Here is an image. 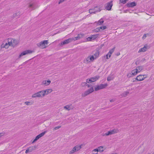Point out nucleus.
Here are the masks:
<instances>
[{"label": "nucleus", "instance_id": "nucleus-1", "mask_svg": "<svg viewBox=\"0 0 154 154\" xmlns=\"http://www.w3.org/2000/svg\"><path fill=\"white\" fill-rule=\"evenodd\" d=\"M46 95V91L45 90L41 91L38 92L33 94L32 95V97H43Z\"/></svg>", "mask_w": 154, "mask_h": 154}, {"label": "nucleus", "instance_id": "nucleus-2", "mask_svg": "<svg viewBox=\"0 0 154 154\" xmlns=\"http://www.w3.org/2000/svg\"><path fill=\"white\" fill-rule=\"evenodd\" d=\"M48 44V41L47 40H45L41 41L40 42L37 44V46L42 49L45 48L46 47V45Z\"/></svg>", "mask_w": 154, "mask_h": 154}, {"label": "nucleus", "instance_id": "nucleus-3", "mask_svg": "<svg viewBox=\"0 0 154 154\" xmlns=\"http://www.w3.org/2000/svg\"><path fill=\"white\" fill-rule=\"evenodd\" d=\"M94 91V88L93 87H92L83 93L82 94V96L83 97H85L93 92Z\"/></svg>", "mask_w": 154, "mask_h": 154}, {"label": "nucleus", "instance_id": "nucleus-4", "mask_svg": "<svg viewBox=\"0 0 154 154\" xmlns=\"http://www.w3.org/2000/svg\"><path fill=\"white\" fill-rule=\"evenodd\" d=\"M100 78V76L96 75L93 77L91 78L90 79H86V82L88 83H91L92 82H94Z\"/></svg>", "mask_w": 154, "mask_h": 154}, {"label": "nucleus", "instance_id": "nucleus-5", "mask_svg": "<svg viewBox=\"0 0 154 154\" xmlns=\"http://www.w3.org/2000/svg\"><path fill=\"white\" fill-rule=\"evenodd\" d=\"M107 86V84H101L99 85H98L95 88V90L96 91H97L98 90L103 89L105 88Z\"/></svg>", "mask_w": 154, "mask_h": 154}, {"label": "nucleus", "instance_id": "nucleus-6", "mask_svg": "<svg viewBox=\"0 0 154 154\" xmlns=\"http://www.w3.org/2000/svg\"><path fill=\"white\" fill-rule=\"evenodd\" d=\"M95 59L94 55L89 56L84 60V62L85 63H88L93 61Z\"/></svg>", "mask_w": 154, "mask_h": 154}, {"label": "nucleus", "instance_id": "nucleus-7", "mask_svg": "<svg viewBox=\"0 0 154 154\" xmlns=\"http://www.w3.org/2000/svg\"><path fill=\"white\" fill-rule=\"evenodd\" d=\"M73 40H74V39L71 38H69L66 39L63 42H62L60 43V46H62L63 45L69 44V43L71 42Z\"/></svg>", "mask_w": 154, "mask_h": 154}, {"label": "nucleus", "instance_id": "nucleus-8", "mask_svg": "<svg viewBox=\"0 0 154 154\" xmlns=\"http://www.w3.org/2000/svg\"><path fill=\"white\" fill-rule=\"evenodd\" d=\"M32 52V51L30 50H27L23 51L20 55L19 57L20 58L21 57L26 54H31Z\"/></svg>", "mask_w": 154, "mask_h": 154}, {"label": "nucleus", "instance_id": "nucleus-9", "mask_svg": "<svg viewBox=\"0 0 154 154\" xmlns=\"http://www.w3.org/2000/svg\"><path fill=\"white\" fill-rule=\"evenodd\" d=\"M46 133V131H44V132L42 133H41L36 136L35 139L32 142V143H34L35 141L38 140L39 138L43 136Z\"/></svg>", "mask_w": 154, "mask_h": 154}, {"label": "nucleus", "instance_id": "nucleus-10", "mask_svg": "<svg viewBox=\"0 0 154 154\" xmlns=\"http://www.w3.org/2000/svg\"><path fill=\"white\" fill-rule=\"evenodd\" d=\"M46 133V131H44V132L42 133H41L36 136L35 139L32 142V143H34L35 141L38 140L39 138L43 136Z\"/></svg>", "mask_w": 154, "mask_h": 154}, {"label": "nucleus", "instance_id": "nucleus-11", "mask_svg": "<svg viewBox=\"0 0 154 154\" xmlns=\"http://www.w3.org/2000/svg\"><path fill=\"white\" fill-rule=\"evenodd\" d=\"M113 5L112 1H111L107 3L106 5V8L107 10L109 11L111 9L112 6Z\"/></svg>", "mask_w": 154, "mask_h": 154}, {"label": "nucleus", "instance_id": "nucleus-12", "mask_svg": "<svg viewBox=\"0 0 154 154\" xmlns=\"http://www.w3.org/2000/svg\"><path fill=\"white\" fill-rule=\"evenodd\" d=\"M117 132L116 130H112L109 131L108 132H107L103 135V136H108L112 134Z\"/></svg>", "mask_w": 154, "mask_h": 154}, {"label": "nucleus", "instance_id": "nucleus-13", "mask_svg": "<svg viewBox=\"0 0 154 154\" xmlns=\"http://www.w3.org/2000/svg\"><path fill=\"white\" fill-rule=\"evenodd\" d=\"M98 35H92L91 36H89L87 38V40L88 41H91L92 40H94L96 39Z\"/></svg>", "mask_w": 154, "mask_h": 154}, {"label": "nucleus", "instance_id": "nucleus-14", "mask_svg": "<svg viewBox=\"0 0 154 154\" xmlns=\"http://www.w3.org/2000/svg\"><path fill=\"white\" fill-rule=\"evenodd\" d=\"M94 54V59H96L97 58L99 55V52L98 50H95L93 52Z\"/></svg>", "mask_w": 154, "mask_h": 154}, {"label": "nucleus", "instance_id": "nucleus-15", "mask_svg": "<svg viewBox=\"0 0 154 154\" xmlns=\"http://www.w3.org/2000/svg\"><path fill=\"white\" fill-rule=\"evenodd\" d=\"M145 78V77H144V75H139L137 76L136 80L138 81H140L144 80Z\"/></svg>", "mask_w": 154, "mask_h": 154}, {"label": "nucleus", "instance_id": "nucleus-16", "mask_svg": "<svg viewBox=\"0 0 154 154\" xmlns=\"http://www.w3.org/2000/svg\"><path fill=\"white\" fill-rule=\"evenodd\" d=\"M35 149V146H31L28 148L26 151L25 153H27L29 152H31L34 150Z\"/></svg>", "mask_w": 154, "mask_h": 154}, {"label": "nucleus", "instance_id": "nucleus-17", "mask_svg": "<svg viewBox=\"0 0 154 154\" xmlns=\"http://www.w3.org/2000/svg\"><path fill=\"white\" fill-rule=\"evenodd\" d=\"M51 82V81L50 80H44L42 82L41 85H42L47 86L49 85Z\"/></svg>", "mask_w": 154, "mask_h": 154}, {"label": "nucleus", "instance_id": "nucleus-18", "mask_svg": "<svg viewBox=\"0 0 154 154\" xmlns=\"http://www.w3.org/2000/svg\"><path fill=\"white\" fill-rule=\"evenodd\" d=\"M136 5V4L134 2L128 3L127 4V6L128 7H133Z\"/></svg>", "mask_w": 154, "mask_h": 154}, {"label": "nucleus", "instance_id": "nucleus-19", "mask_svg": "<svg viewBox=\"0 0 154 154\" xmlns=\"http://www.w3.org/2000/svg\"><path fill=\"white\" fill-rule=\"evenodd\" d=\"M115 48V47H114L113 48L110 50L109 52L107 54V55H108L109 57H110L111 56V54L114 52Z\"/></svg>", "mask_w": 154, "mask_h": 154}, {"label": "nucleus", "instance_id": "nucleus-20", "mask_svg": "<svg viewBox=\"0 0 154 154\" xmlns=\"http://www.w3.org/2000/svg\"><path fill=\"white\" fill-rule=\"evenodd\" d=\"M147 50V46H145L143 47L140 48L139 50L138 51V52L140 53L142 52H145Z\"/></svg>", "mask_w": 154, "mask_h": 154}, {"label": "nucleus", "instance_id": "nucleus-21", "mask_svg": "<svg viewBox=\"0 0 154 154\" xmlns=\"http://www.w3.org/2000/svg\"><path fill=\"white\" fill-rule=\"evenodd\" d=\"M97 8V7H96L94 9H90L89 10V13L91 14L92 13L95 14L96 13V9H95Z\"/></svg>", "mask_w": 154, "mask_h": 154}, {"label": "nucleus", "instance_id": "nucleus-22", "mask_svg": "<svg viewBox=\"0 0 154 154\" xmlns=\"http://www.w3.org/2000/svg\"><path fill=\"white\" fill-rule=\"evenodd\" d=\"M13 38H8V42L9 45L10 46H13Z\"/></svg>", "mask_w": 154, "mask_h": 154}, {"label": "nucleus", "instance_id": "nucleus-23", "mask_svg": "<svg viewBox=\"0 0 154 154\" xmlns=\"http://www.w3.org/2000/svg\"><path fill=\"white\" fill-rule=\"evenodd\" d=\"M131 72V74L133 76L136 75L137 73H138L137 70H136V69L132 70Z\"/></svg>", "mask_w": 154, "mask_h": 154}, {"label": "nucleus", "instance_id": "nucleus-24", "mask_svg": "<svg viewBox=\"0 0 154 154\" xmlns=\"http://www.w3.org/2000/svg\"><path fill=\"white\" fill-rule=\"evenodd\" d=\"M74 148L76 149V151H78L81 148V145H77L75 146Z\"/></svg>", "mask_w": 154, "mask_h": 154}, {"label": "nucleus", "instance_id": "nucleus-25", "mask_svg": "<svg viewBox=\"0 0 154 154\" xmlns=\"http://www.w3.org/2000/svg\"><path fill=\"white\" fill-rule=\"evenodd\" d=\"M9 46L8 43H6L5 45H4L3 44H2V48H8Z\"/></svg>", "mask_w": 154, "mask_h": 154}, {"label": "nucleus", "instance_id": "nucleus-26", "mask_svg": "<svg viewBox=\"0 0 154 154\" xmlns=\"http://www.w3.org/2000/svg\"><path fill=\"white\" fill-rule=\"evenodd\" d=\"M46 91V95L48 94L51 93L52 91V89H47L46 90H45Z\"/></svg>", "mask_w": 154, "mask_h": 154}, {"label": "nucleus", "instance_id": "nucleus-27", "mask_svg": "<svg viewBox=\"0 0 154 154\" xmlns=\"http://www.w3.org/2000/svg\"><path fill=\"white\" fill-rule=\"evenodd\" d=\"M129 93V92L128 91H126L123 93L121 94V95L122 97H126Z\"/></svg>", "mask_w": 154, "mask_h": 154}, {"label": "nucleus", "instance_id": "nucleus-28", "mask_svg": "<svg viewBox=\"0 0 154 154\" xmlns=\"http://www.w3.org/2000/svg\"><path fill=\"white\" fill-rule=\"evenodd\" d=\"M63 108L64 109H65L68 111L70 110L71 109L70 106L69 105H67L65 106H64Z\"/></svg>", "mask_w": 154, "mask_h": 154}, {"label": "nucleus", "instance_id": "nucleus-29", "mask_svg": "<svg viewBox=\"0 0 154 154\" xmlns=\"http://www.w3.org/2000/svg\"><path fill=\"white\" fill-rule=\"evenodd\" d=\"M80 35L82 36V35L79 34L77 36L75 37L74 38H72L74 39V40L80 39L81 38V37L80 36Z\"/></svg>", "mask_w": 154, "mask_h": 154}, {"label": "nucleus", "instance_id": "nucleus-30", "mask_svg": "<svg viewBox=\"0 0 154 154\" xmlns=\"http://www.w3.org/2000/svg\"><path fill=\"white\" fill-rule=\"evenodd\" d=\"M142 67L141 66H138L137 67L136 70H137L138 73L140 72L142 69Z\"/></svg>", "mask_w": 154, "mask_h": 154}, {"label": "nucleus", "instance_id": "nucleus-31", "mask_svg": "<svg viewBox=\"0 0 154 154\" xmlns=\"http://www.w3.org/2000/svg\"><path fill=\"white\" fill-rule=\"evenodd\" d=\"M98 152V149H94L92 151V154H97Z\"/></svg>", "mask_w": 154, "mask_h": 154}, {"label": "nucleus", "instance_id": "nucleus-32", "mask_svg": "<svg viewBox=\"0 0 154 154\" xmlns=\"http://www.w3.org/2000/svg\"><path fill=\"white\" fill-rule=\"evenodd\" d=\"M12 41H13V47H14L17 44V42L15 39H14L13 38Z\"/></svg>", "mask_w": 154, "mask_h": 154}, {"label": "nucleus", "instance_id": "nucleus-33", "mask_svg": "<svg viewBox=\"0 0 154 154\" xmlns=\"http://www.w3.org/2000/svg\"><path fill=\"white\" fill-rule=\"evenodd\" d=\"M100 29L101 30V31L103 30L106 29V26H103L99 27Z\"/></svg>", "mask_w": 154, "mask_h": 154}, {"label": "nucleus", "instance_id": "nucleus-34", "mask_svg": "<svg viewBox=\"0 0 154 154\" xmlns=\"http://www.w3.org/2000/svg\"><path fill=\"white\" fill-rule=\"evenodd\" d=\"M104 22V21L103 19H101L100 20H99L97 23V24L98 25H100L102 24Z\"/></svg>", "mask_w": 154, "mask_h": 154}, {"label": "nucleus", "instance_id": "nucleus-35", "mask_svg": "<svg viewBox=\"0 0 154 154\" xmlns=\"http://www.w3.org/2000/svg\"><path fill=\"white\" fill-rule=\"evenodd\" d=\"M76 151V149H75L74 147L69 152V154H72L75 152Z\"/></svg>", "mask_w": 154, "mask_h": 154}, {"label": "nucleus", "instance_id": "nucleus-36", "mask_svg": "<svg viewBox=\"0 0 154 154\" xmlns=\"http://www.w3.org/2000/svg\"><path fill=\"white\" fill-rule=\"evenodd\" d=\"M103 146H101L98 148V151H99L100 152H102L103 151Z\"/></svg>", "mask_w": 154, "mask_h": 154}, {"label": "nucleus", "instance_id": "nucleus-37", "mask_svg": "<svg viewBox=\"0 0 154 154\" xmlns=\"http://www.w3.org/2000/svg\"><path fill=\"white\" fill-rule=\"evenodd\" d=\"M28 7L29 8H31L32 9L31 10L34 9L33 5L32 3L28 5Z\"/></svg>", "mask_w": 154, "mask_h": 154}, {"label": "nucleus", "instance_id": "nucleus-38", "mask_svg": "<svg viewBox=\"0 0 154 154\" xmlns=\"http://www.w3.org/2000/svg\"><path fill=\"white\" fill-rule=\"evenodd\" d=\"M128 0H120V2L123 4H125Z\"/></svg>", "mask_w": 154, "mask_h": 154}, {"label": "nucleus", "instance_id": "nucleus-39", "mask_svg": "<svg viewBox=\"0 0 154 154\" xmlns=\"http://www.w3.org/2000/svg\"><path fill=\"white\" fill-rule=\"evenodd\" d=\"M94 31H95V32H98L101 31V30H100V29L99 27H97V28H96V29H94Z\"/></svg>", "mask_w": 154, "mask_h": 154}, {"label": "nucleus", "instance_id": "nucleus-40", "mask_svg": "<svg viewBox=\"0 0 154 154\" xmlns=\"http://www.w3.org/2000/svg\"><path fill=\"white\" fill-rule=\"evenodd\" d=\"M61 127V126H58L55 127L53 129V130H56L58 129L59 128H60Z\"/></svg>", "mask_w": 154, "mask_h": 154}, {"label": "nucleus", "instance_id": "nucleus-41", "mask_svg": "<svg viewBox=\"0 0 154 154\" xmlns=\"http://www.w3.org/2000/svg\"><path fill=\"white\" fill-rule=\"evenodd\" d=\"M127 76L128 77H130L133 76L131 74V73H128L127 75Z\"/></svg>", "mask_w": 154, "mask_h": 154}, {"label": "nucleus", "instance_id": "nucleus-42", "mask_svg": "<svg viewBox=\"0 0 154 154\" xmlns=\"http://www.w3.org/2000/svg\"><path fill=\"white\" fill-rule=\"evenodd\" d=\"M97 8H96L95 9H96V12H97V11H101V9H100V8L97 6Z\"/></svg>", "mask_w": 154, "mask_h": 154}, {"label": "nucleus", "instance_id": "nucleus-43", "mask_svg": "<svg viewBox=\"0 0 154 154\" xmlns=\"http://www.w3.org/2000/svg\"><path fill=\"white\" fill-rule=\"evenodd\" d=\"M25 104L27 105H29L31 104V103L30 102L26 101L25 102Z\"/></svg>", "mask_w": 154, "mask_h": 154}, {"label": "nucleus", "instance_id": "nucleus-44", "mask_svg": "<svg viewBox=\"0 0 154 154\" xmlns=\"http://www.w3.org/2000/svg\"><path fill=\"white\" fill-rule=\"evenodd\" d=\"M87 82H83L82 84V86H86V85H87Z\"/></svg>", "mask_w": 154, "mask_h": 154}, {"label": "nucleus", "instance_id": "nucleus-45", "mask_svg": "<svg viewBox=\"0 0 154 154\" xmlns=\"http://www.w3.org/2000/svg\"><path fill=\"white\" fill-rule=\"evenodd\" d=\"M104 58L106 57V59H109L110 57H109L108 55L107 54L106 56H104Z\"/></svg>", "mask_w": 154, "mask_h": 154}, {"label": "nucleus", "instance_id": "nucleus-46", "mask_svg": "<svg viewBox=\"0 0 154 154\" xmlns=\"http://www.w3.org/2000/svg\"><path fill=\"white\" fill-rule=\"evenodd\" d=\"M146 34H145L143 36L142 38L143 39H145L146 38Z\"/></svg>", "mask_w": 154, "mask_h": 154}, {"label": "nucleus", "instance_id": "nucleus-47", "mask_svg": "<svg viewBox=\"0 0 154 154\" xmlns=\"http://www.w3.org/2000/svg\"><path fill=\"white\" fill-rule=\"evenodd\" d=\"M111 79L110 77H108L107 79V80L108 81H110Z\"/></svg>", "mask_w": 154, "mask_h": 154}, {"label": "nucleus", "instance_id": "nucleus-48", "mask_svg": "<svg viewBox=\"0 0 154 154\" xmlns=\"http://www.w3.org/2000/svg\"><path fill=\"white\" fill-rule=\"evenodd\" d=\"M64 1V0H60V1L59 2V4H60V3L63 2Z\"/></svg>", "mask_w": 154, "mask_h": 154}, {"label": "nucleus", "instance_id": "nucleus-49", "mask_svg": "<svg viewBox=\"0 0 154 154\" xmlns=\"http://www.w3.org/2000/svg\"><path fill=\"white\" fill-rule=\"evenodd\" d=\"M115 101V100L114 99H112L110 100V102H113Z\"/></svg>", "mask_w": 154, "mask_h": 154}, {"label": "nucleus", "instance_id": "nucleus-50", "mask_svg": "<svg viewBox=\"0 0 154 154\" xmlns=\"http://www.w3.org/2000/svg\"><path fill=\"white\" fill-rule=\"evenodd\" d=\"M86 86H87L88 88H89V87H90V86H91L87 84V85H86Z\"/></svg>", "mask_w": 154, "mask_h": 154}, {"label": "nucleus", "instance_id": "nucleus-51", "mask_svg": "<svg viewBox=\"0 0 154 154\" xmlns=\"http://www.w3.org/2000/svg\"><path fill=\"white\" fill-rule=\"evenodd\" d=\"M2 136V134L0 133V137H1Z\"/></svg>", "mask_w": 154, "mask_h": 154}, {"label": "nucleus", "instance_id": "nucleus-52", "mask_svg": "<svg viewBox=\"0 0 154 154\" xmlns=\"http://www.w3.org/2000/svg\"><path fill=\"white\" fill-rule=\"evenodd\" d=\"M135 63H136V64H137V62H135Z\"/></svg>", "mask_w": 154, "mask_h": 154}, {"label": "nucleus", "instance_id": "nucleus-53", "mask_svg": "<svg viewBox=\"0 0 154 154\" xmlns=\"http://www.w3.org/2000/svg\"><path fill=\"white\" fill-rule=\"evenodd\" d=\"M119 54H120V53H119V54H118L117 55L118 56V55H119Z\"/></svg>", "mask_w": 154, "mask_h": 154}, {"label": "nucleus", "instance_id": "nucleus-54", "mask_svg": "<svg viewBox=\"0 0 154 154\" xmlns=\"http://www.w3.org/2000/svg\"><path fill=\"white\" fill-rule=\"evenodd\" d=\"M119 54H120V53H119V54H118L117 55L118 56V55H119Z\"/></svg>", "mask_w": 154, "mask_h": 154}]
</instances>
